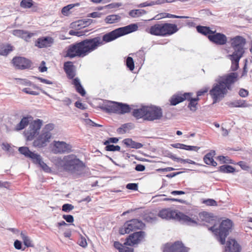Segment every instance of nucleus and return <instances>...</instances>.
Segmentation results:
<instances>
[{
    "instance_id": "1",
    "label": "nucleus",
    "mask_w": 252,
    "mask_h": 252,
    "mask_svg": "<svg viewBox=\"0 0 252 252\" xmlns=\"http://www.w3.org/2000/svg\"><path fill=\"white\" fill-rule=\"evenodd\" d=\"M100 36L85 39L69 45L65 57L70 59L75 57L83 58L101 46Z\"/></svg>"
},
{
    "instance_id": "2",
    "label": "nucleus",
    "mask_w": 252,
    "mask_h": 252,
    "mask_svg": "<svg viewBox=\"0 0 252 252\" xmlns=\"http://www.w3.org/2000/svg\"><path fill=\"white\" fill-rule=\"evenodd\" d=\"M238 74L231 72L221 77L218 83L215 84L209 92V94L215 103L224 97L228 91H232V85L238 80Z\"/></svg>"
},
{
    "instance_id": "3",
    "label": "nucleus",
    "mask_w": 252,
    "mask_h": 252,
    "mask_svg": "<svg viewBox=\"0 0 252 252\" xmlns=\"http://www.w3.org/2000/svg\"><path fill=\"white\" fill-rule=\"evenodd\" d=\"M56 165L74 177L82 175L85 168L83 162L73 154L65 156L63 158H58Z\"/></svg>"
},
{
    "instance_id": "4",
    "label": "nucleus",
    "mask_w": 252,
    "mask_h": 252,
    "mask_svg": "<svg viewBox=\"0 0 252 252\" xmlns=\"http://www.w3.org/2000/svg\"><path fill=\"white\" fill-rule=\"evenodd\" d=\"M138 26L136 24H131L128 26L117 28L100 37V45L115 40L116 39L137 31Z\"/></svg>"
},
{
    "instance_id": "5",
    "label": "nucleus",
    "mask_w": 252,
    "mask_h": 252,
    "mask_svg": "<svg viewBox=\"0 0 252 252\" xmlns=\"http://www.w3.org/2000/svg\"><path fill=\"white\" fill-rule=\"evenodd\" d=\"M178 30L175 24L157 23L147 29L146 31L153 35L165 37L176 33Z\"/></svg>"
},
{
    "instance_id": "6",
    "label": "nucleus",
    "mask_w": 252,
    "mask_h": 252,
    "mask_svg": "<svg viewBox=\"0 0 252 252\" xmlns=\"http://www.w3.org/2000/svg\"><path fill=\"white\" fill-rule=\"evenodd\" d=\"M232 224V221L227 219L221 222L219 228L214 229V226H213L209 229L214 233L216 239L220 244L224 245L225 243V239L231 229Z\"/></svg>"
},
{
    "instance_id": "7",
    "label": "nucleus",
    "mask_w": 252,
    "mask_h": 252,
    "mask_svg": "<svg viewBox=\"0 0 252 252\" xmlns=\"http://www.w3.org/2000/svg\"><path fill=\"white\" fill-rule=\"evenodd\" d=\"M229 43L233 51L231 56H243L245 53L244 47L246 43V40L244 37L240 35L235 36L230 38Z\"/></svg>"
},
{
    "instance_id": "8",
    "label": "nucleus",
    "mask_w": 252,
    "mask_h": 252,
    "mask_svg": "<svg viewBox=\"0 0 252 252\" xmlns=\"http://www.w3.org/2000/svg\"><path fill=\"white\" fill-rule=\"evenodd\" d=\"M145 227V224L140 220L136 219H132L126 221L123 226L120 229L119 232L121 234L129 233L130 232L142 229Z\"/></svg>"
},
{
    "instance_id": "9",
    "label": "nucleus",
    "mask_w": 252,
    "mask_h": 252,
    "mask_svg": "<svg viewBox=\"0 0 252 252\" xmlns=\"http://www.w3.org/2000/svg\"><path fill=\"white\" fill-rule=\"evenodd\" d=\"M42 124V121L40 119L34 120L30 124L28 129L24 132L28 140H32L35 136L38 134Z\"/></svg>"
},
{
    "instance_id": "10",
    "label": "nucleus",
    "mask_w": 252,
    "mask_h": 252,
    "mask_svg": "<svg viewBox=\"0 0 252 252\" xmlns=\"http://www.w3.org/2000/svg\"><path fill=\"white\" fill-rule=\"evenodd\" d=\"M162 117V111L160 107L157 106H147L146 117L144 120L154 121L159 120Z\"/></svg>"
},
{
    "instance_id": "11",
    "label": "nucleus",
    "mask_w": 252,
    "mask_h": 252,
    "mask_svg": "<svg viewBox=\"0 0 252 252\" xmlns=\"http://www.w3.org/2000/svg\"><path fill=\"white\" fill-rule=\"evenodd\" d=\"M145 232L139 231L130 234L126 239L124 245L126 246H133L139 244L145 237Z\"/></svg>"
},
{
    "instance_id": "12",
    "label": "nucleus",
    "mask_w": 252,
    "mask_h": 252,
    "mask_svg": "<svg viewBox=\"0 0 252 252\" xmlns=\"http://www.w3.org/2000/svg\"><path fill=\"white\" fill-rule=\"evenodd\" d=\"M51 137V133L48 132H42L33 142V146L36 148L46 146Z\"/></svg>"
},
{
    "instance_id": "13",
    "label": "nucleus",
    "mask_w": 252,
    "mask_h": 252,
    "mask_svg": "<svg viewBox=\"0 0 252 252\" xmlns=\"http://www.w3.org/2000/svg\"><path fill=\"white\" fill-rule=\"evenodd\" d=\"M212 35L208 36L209 40L217 45H224L227 42L226 36L221 32H217L216 30L213 31Z\"/></svg>"
},
{
    "instance_id": "14",
    "label": "nucleus",
    "mask_w": 252,
    "mask_h": 252,
    "mask_svg": "<svg viewBox=\"0 0 252 252\" xmlns=\"http://www.w3.org/2000/svg\"><path fill=\"white\" fill-rule=\"evenodd\" d=\"M163 252H188V249L181 242L177 241L172 245L165 244Z\"/></svg>"
},
{
    "instance_id": "15",
    "label": "nucleus",
    "mask_w": 252,
    "mask_h": 252,
    "mask_svg": "<svg viewBox=\"0 0 252 252\" xmlns=\"http://www.w3.org/2000/svg\"><path fill=\"white\" fill-rule=\"evenodd\" d=\"M15 67L18 69H25L31 66V62L28 59L22 57H15L12 60Z\"/></svg>"
},
{
    "instance_id": "16",
    "label": "nucleus",
    "mask_w": 252,
    "mask_h": 252,
    "mask_svg": "<svg viewBox=\"0 0 252 252\" xmlns=\"http://www.w3.org/2000/svg\"><path fill=\"white\" fill-rule=\"evenodd\" d=\"M176 220L179 221L182 224L187 225L195 226L197 224V222L195 220L179 211L177 212Z\"/></svg>"
},
{
    "instance_id": "17",
    "label": "nucleus",
    "mask_w": 252,
    "mask_h": 252,
    "mask_svg": "<svg viewBox=\"0 0 252 252\" xmlns=\"http://www.w3.org/2000/svg\"><path fill=\"white\" fill-rule=\"evenodd\" d=\"M71 146L63 141L56 142L54 144V151L55 154L68 153L71 151Z\"/></svg>"
},
{
    "instance_id": "18",
    "label": "nucleus",
    "mask_w": 252,
    "mask_h": 252,
    "mask_svg": "<svg viewBox=\"0 0 252 252\" xmlns=\"http://www.w3.org/2000/svg\"><path fill=\"white\" fill-rule=\"evenodd\" d=\"M177 212L178 210H173L169 208H165L159 211L158 216L162 219L176 220Z\"/></svg>"
},
{
    "instance_id": "19",
    "label": "nucleus",
    "mask_w": 252,
    "mask_h": 252,
    "mask_svg": "<svg viewBox=\"0 0 252 252\" xmlns=\"http://www.w3.org/2000/svg\"><path fill=\"white\" fill-rule=\"evenodd\" d=\"M191 93H185L184 94H176L172 95L170 99V104L175 106L188 98V96H191Z\"/></svg>"
},
{
    "instance_id": "20",
    "label": "nucleus",
    "mask_w": 252,
    "mask_h": 252,
    "mask_svg": "<svg viewBox=\"0 0 252 252\" xmlns=\"http://www.w3.org/2000/svg\"><path fill=\"white\" fill-rule=\"evenodd\" d=\"M54 43V39L50 36H43L38 38L35 45L39 48H47L51 46Z\"/></svg>"
},
{
    "instance_id": "21",
    "label": "nucleus",
    "mask_w": 252,
    "mask_h": 252,
    "mask_svg": "<svg viewBox=\"0 0 252 252\" xmlns=\"http://www.w3.org/2000/svg\"><path fill=\"white\" fill-rule=\"evenodd\" d=\"M63 69L69 79H74L76 75V67L72 62H66L63 64Z\"/></svg>"
},
{
    "instance_id": "22",
    "label": "nucleus",
    "mask_w": 252,
    "mask_h": 252,
    "mask_svg": "<svg viewBox=\"0 0 252 252\" xmlns=\"http://www.w3.org/2000/svg\"><path fill=\"white\" fill-rule=\"evenodd\" d=\"M241 246L235 239H228L226 242L224 252H240Z\"/></svg>"
},
{
    "instance_id": "23",
    "label": "nucleus",
    "mask_w": 252,
    "mask_h": 252,
    "mask_svg": "<svg viewBox=\"0 0 252 252\" xmlns=\"http://www.w3.org/2000/svg\"><path fill=\"white\" fill-rule=\"evenodd\" d=\"M118 102L109 101L101 107V109L107 113H118Z\"/></svg>"
},
{
    "instance_id": "24",
    "label": "nucleus",
    "mask_w": 252,
    "mask_h": 252,
    "mask_svg": "<svg viewBox=\"0 0 252 252\" xmlns=\"http://www.w3.org/2000/svg\"><path fill=\"white\" fill-rule=\"evenodd\" d=\"M32 117L29 115L24 117L21 120L19 123L16 126V130L19 131L25 128L29 124L30 122L32 121Z\"/></svg>"
},
{
    "instance_id": "25",
    "label": "nucleus",
    "mask_w": 252,
    "mask_h": 252,
    "mask_svg": "<svg viewBox=\"0 0 252 252\" xmlns=\"http://www.w3.org/2000/svg\"><path fill=\"white\" fill-rule=\"evenodd\" d=\"M146 106H143L138 109H134L132 112V116L136 118V119H139L142 118L144 119L146 117Z\"/></svg>"
},
{
    "instance_id": "26",
    "label": "nucleus",
    "mask_w": 252,
    "mask_h": 252,
    "mask_svg": "<svg viewBox=\"0 0 252 252\" xmlns=\"http://www.w3.org/2000/svg\"><path fill=\"white\" fill-rule=\"evenodd\" d=\"M123 143L127 147L130 148L139 149L143 147L142 143L136 142L131 138H126L123 140Z\"/></svg>"
},
{
    "instance_id": "27",
    "label": "nucleus",
    "mask_w": 252,
    "mask_h": 252,
    "mask_svg": "<svg viewBox=\"0 0 252 252\" xmlns=\"http://www.w3.org/2000/svg\"><path fill=\"white\" fill-rule=\"evenodd\" d=\"M32 162L36 164H38L39 166L42 168V169L47 173L51 172V170L50 168L42 160L40 155L37 154V157L34 158Z\"/></svg>"
},
{
    "instance_id": "28",
    "label": "nucleus",
    "mask_w": 252,
    "mask_h": 252,
    "mask_svg": "<svg viewBox=\"0 0 252 252\" xmlns=\"http://www.w3.org/2000/svg\"><path fill=\"white\" fill-rule=\"evenodd\" d=\"M18 150L20 154L23 155L26 158H31L32 161L36 158V156L37 157V154H35L31 151L27 147H21Z\"/></svg>"
},
{
    "instance_id": "29",
    "label": "nucleus",
    "mask_w": 252,
    "mask_h": 252,
    "mask_svg": "<svg viewBox=\"0 0 252 252\" xmlns=\"http://www.w3.org/2000/svg\"><path fill=\"white\" fill-rule=\"evenodd\" d=\"M118 113L119 114H124L130 112L132 108L126 103L118 102Z\"/></svg>"
},
{
    "instance_id": "30",
    "label": "nucleus",
    "mask_w": 252,
    "mask_h": 252,
    "mask_svg": "<svg viewBox=\"0 0 252 252\" xmlns=\"http://www.w3.org/2000/svg\"><path fill=\"white\" fill-rule=\"evenodd\" d=\"M196 31L198 33L202 34L207 37L208 38V36L212 35L213 33V31L211 30V28L207 26H197L196 28Z\"/></svg>"
},
{
    "instance_id": "31",
    "label": "nucleus",
    "mask_w": 252,
    "mask_h": 252,
    "mask_svg": "<svg viewBox=\"0 0 252 252\" xmlns=\"http://www.w3.org/2000/svg\"><path fill=\"white\" fill-rule=\"evenodd\" d=\"M72 84L75 87L76 91L82 96H84L86 94V91L82 86L78 78H75L73 79Z\"/></svg>"
},
{
    "instance_id": "32",
    "label": "nucleus",
    "mask_w": 252,
    "mask_h": 252,
    "mask_svg": "<svg viewBox=\"0 0 252 252\" xmlns=\"http://www.w3.org/2000/svg\"><path fill=\"white\" fill-rule=\"evenodd\" d=\"M228 57L231 62V70L233 71L237 70L239 68V63L240 60L242 57L228 55Z\"/></svg>"
},
{
    "instance_id": "33",
    "label": "nucleus",
    "mask_w": 252,
    "mask_h": 252,
    "mask_svg": "<svg viewBox=\"0 0 252 252\" xmlns=\"http://www.w3.org/2000/svg\"><path fill=\"white\" fill-rule=\"evenodd\" d=\"M92 23V20L90 19L79 20L71 24L72 27H77L79 29L84 28L89 26Z\"/></svg>"
},
{
    "instance_id": "34",
    "label": "nucleus",
    "mask_w": 252,
    "mask_h": 252,
    "mask_svg": "<svg viewBox=\"0 0 252 252\" xmlns=\"http://www.w3.org/2000/svg\"><path fill=\"white\" fill-rule=\"evenodd\" d=\"M13 34L15 36L24 39L30 38L31 37V36L27 32L21 30H14L13 31Z\"/></svg>"
},
{
    "instance_id": "35",
    "label": "nucleus",
    "mask_w": 252,
    "mask_h": 252,
    "mask_svg": "<svg viewBox=\"0 0 252 252\" xmlns=\"http://www.w3.org/2000/svg\"><path fill=\"white\" fill-rule=\"evenodd\" d=\"M147 12L144 9H133L129 12V15L133 18L138 17L147 14Z\"/></svg>"
},
{
    "instance_id": "36",
    "label": "nucleus",
    "mask_w": 252,
    "mask_h": 252,
    "mask_svg": "<svg viewBox=\"0 0 252 252\" xmlns=\"http://www.w3.org/2000/svg\"><path fill=\"white\" fill-rule=\"evenodd\" d=\"M219 172L225 173H231L235 171V169L229 165H223L219 167Z\"/></svg>"
},
{
    "instance_id": "37",
    "label": "nucleus",
    "mask_w": 252,
    "mask_h": 252,
    "mask_svg": "<svg viewBox=\"0 0 252 252\" xmlns=\"http://www.w3.org/2000/svg\"><path fill=\"white\" fill-rule=\"evenodd\" d=\"M145 54L146 53L143 48H142L135 53L136 57L139 63L142 64L144 63L145 60Z\"/></svg>"
},
{
    "instance_id": "38",
    "label": "nucleus",
    "mask_w": 252,
    "mask_h": 252,
    "mask_svg": "<svg viewBox=\"0 0 252 252\" xmlns=\"http://www.w3.org/2000/svg\"><path fill=\"white\" fill-rule=\"evenodd\" d=\"M121 19V17L118 15H110L107 16L105 19V22L108 24H112L118 22Z\"/></svg>"
},
{
    "instance_id": "39",
    "label": "nucleus",
    "mask_w": 252,
    "mask_h": 252,
    "mask_svg": "<svg viewBox=\"0 0 252 252\" xmlns=\"http://www.w3.org/2000/svg\"><path fill=\"white\" fill-rule=\"evenodd\" d=\"M21 237L23 241L24 244L27 247H33L34 245L29 237L25 235L23 232L21 233Z\"/></svg>"
},
{
    "instance_id": "40",
    "label": "nucleus",
    "mask_w": 252,
    "mask_h": 252,
    "mask_svg": "<svg viewBox=\"0 0 252 252\" xmlns=\"http://www.w3.org/2000/svg\"><path fill=\"white\" fill-rule=\"evenodd\" d=\"M230 105L235 107H246L248 106L246 101L241 99L236 100L234 101L231 102Z\"/></svg>"
},
{
    "instance_id": "41",
    "label": "nucleus",
    "mask_w": 252,
    "mask_h": 252,
    "mask_svg": "<svg viewBox=\"0 0 252 252\" xmlns=\"http://www.w3.org/2000/svg\"><path fill=\"white\" fill-rule=\"evenodd\" d=\"M215 155V151H211L210 152L205 155L203 158L204 162L208 165V163L211 162V160L213 159L214 156Z\"/></svg>"
},
{
    "instance_id": "42",
    "label": "nucleus",
    "mask_w": 252,
    "mask_h": 252,
    "mask_svg": "<svg viewBox=\"0 0 252 252\" xmlns=\"http://www.w3.org/2000/svg\"><path fill=\"white\" fill-rule=\"evenodd\" d=\"M33 2L32 0H22L20 6L24 8H30L32 6Z\"/></svg>"
},
{
    "instance_id": "43",
    "label": "nucleus",
    "mask_w": 252,
    "mask_h": 252,
    "mask_svg": "<svg viewBox=\"0 0 252 252\" xmlns=\"http://www.w3.org/2000/svg\"><path fill=\"white\" fill-rule=\"evenodd\" d=\"M13 50V47L10 45L4 46L2 47L1 52H0V55L7 56L11 51Z\"/></svg>"
},
{
    "instance_id": "44",
    "label": "nucleus",
    "mask_w": 252,
    "mask_h": 252,
    "mask_svg": "<svg viewBox=\"0 0 252 252\" xmlns=\"http://www.w3.org/2000/svg\"><path fill=\"white\" fill-rule=\"evenodd\" d=\"M126 65L127 68L130 70L132 71L134 68V63L133 58L130 57H128L126 59Z\"/></svg>"
},
{
    "instance_id": "45",
    "label": "nucleus",
    "mask_w": 252,
    "mask_h": 252,
    "mask_svg": "<svg viewBox=\"0 0 252 252\" xmlns=\"http://www.w3.org/2000/svg\"><path fill=\"white\" fill-rule=\"evenodd\" d=\"M187 99L189 101L188 107L191 111L195 112L197 110L196 105H197V102H195L191 100L190 96H188V98Z\"/></svg>"
},
{
    "instance_id": "46",
    "label": "nucleus",
    "mask_w": 252,
    "mask_h": 252,
    "mask_svg": "<svg viewBox=\"0 0 252 252\" xmlns=\"http://www.w3.org/2000/svg\"><path fill=\"white\" fill-rule=\"evenodd\" d=\"M105 150L107 151L115 152L120 151L121 147L119 145H111L105 146Z\"/></svg>"
},
{
    "instance_id": "47",
    "label": "nucleus",
    "mask_w": 252,
    "mask_h": 252,
    "mask_svg": "<svg viewBox=\"0 0 252 252\" xmlns=\"http://www.w3.org/2000/svg\"><path fill=\"white\" fill-rule=\"evenodd\" d=\"M18 84L26 86H31L32 85V82L27 79L17 78Z\"/></svg>"
},
{
    "instance_id": "48",
    "label": "nucleus",
    "mask_w": 252,
    "mask_h": 252,
    "mask_svg": "<svg viewBox=\"0 0 252 252\" xmlns=\"http://www.w3.org/2000/svg\"><path fill=\"white\" fill-rule=\"evenodd\" d=\"M74 208V207L73 205L70 204H64L62 206V210L63 211L66 212V213H69L70 211L72 210Z\"/></svg>"
},
{
    "instance_id": "49",
    "label": "nucleus",
    "mask_w": 252,
    "mask_h": 252,
    "mask_svg": "<svg viewBox=\"0 0 252 252\" xmlns=\"http://www.w3.org/2000/svg\"><path fill=\"white\" fill-rule=\"evenodd\" d=\"M85 124L91 126H95V127H102V125L100 124H97L95 123H94V121H92L90 119H86L84 120Z\"/></svg>"
},
{
    "instance_id": "50",
    "label": "nucleus",
    "mask_w": 252,
    "mask_h": 252,
    "mask_svg": "<svg viewBox=\"0 0 252 252\" xmlns=\"http://www.w3.org/2000/svg\"><path fill=\"white\" fill-rule=\"evenodd\" d=\"M203 203L207 206H217V202L213 199H207L203 201Z\"/></svg>"
},
{
    "instance_id": "51",
    "label": "nucleus",
    "mask_w": 252,
    "mask_h": 252,
    "mask_svg": "<svg viewBox=\"0 0 252 252\" xmlns=\"http://www.w3.org/2000/svg\"><path fill=\"white\" fill-rule=\"evenodd\" d=\"M75 6L74 4H68L65 6H64L62 9V13L66 15L68 14L69 11Z\"/></svg>"
},
{
    "instance_id": "52",
    "label": "nucleus",
    "mask_w": 252,
    "mask_h": 252,
    "mask_svg": "<svg viewBox=\"0 0 252 252\" xmlns=\"http://www.w3.org/2000/svg\"><path fill=\"white\" fill-rule=\"evenodd\" d=\"M77 243L83 248H86L88 245L86 239L82 236H81L80 238L78 240Z\"/></svg>"
},
{
    "instance_id": "53",
    "label": "nucleus",
    "mask_w": 252,
    "mask_h": 252,
    "mask_svg": "<svg viewBox=\"0 0 252 252\" xmlns=\"http://www.w3.org/2000/svg\"><path fill=\"white\" fill-rule=\"evenodd\" d=\"M126 188L129 190H137L138 188V184L128 183L126 185Z\"/></svg>"
},
{
    "instance_id": "54",
    "label": "nucleus",
    "mask_w": 252,
    "mask_h": 252,
    "mask_svg": "<svg viewBox=\"0 0 252 252\" xmlns=\"http://www.w3.org/2000/svg\"><path fill=\"white\" fill-rule=\"evenodd\" d=\"M129 124H125L122 126L121 127L118 128L117 130L118 133L120 134H124L126 132V129L127 128Z\"/></svg>"
},
{
    "instance_id": "55",
    "label": "nucleus",
    "mask_w": 252,
    "mask_h": 252,
    "mask_svg": "<svg viewBox=\"0 0 252 252\" xmlns=\"http://www.w3.org/2000/svg\"><path fill=\"white\" fill-rule=\"evenodd\" d=\"M69 34L71 35H75L78 37L81 36L85 34L84 32L83 31H75L74 30H70L69 31Z\"/></svg>"
},
{
    "instance_id": "56",
    "label": "nucleus",
    "mask_w": 252,
    "mask_h": 252,
    "mask_svg": "<svg viewBox=\"0 0 252 252\" xmlns=\"http://www.w3.org/2000/svg\"><path fill=\"white\" fill-rule=\"evenodd\" d=\"M54 128V125L53 124H48L45 125L44 129L42 132H50V131L52 130Z\"/></svg>"
},
{
    "instance_id": "57",
    "label": "nucleus",
    "mask_w": 252,
    "mask_h": 252,
    "mask_svg": "<svg viewBox=\"0 0 252 252\" xmlns=\"http://www.w3.org/2000/svg\"><path fill=\"white\" fill-rule=\"evenodd\" d=\"M63 218L68 223H72L74 221V218L71 215H63Z\"/></svg>"
},
{
    "instance_id": "58",
    "label": "nucleus",
    "mask_w": 252,
    "mask_h": 252,
    "mask_svg": "<svg viewBox=\"0 0 252 252\" xmlns=\"http://www.w3.org/2000/svg\"><path fill=\"white\" fill-rule=\"evenodd\" d=\"M200 149L199 147L194 146H189L184 144V150L188 151H197Z\"/></svg>"
},
{
    "instance_id": "59",
    "label": "nucleus",
    "mask_w": 252,
    "mask_h": 252,
    "mask_svg": "<svg viewBox=\"0 0 252 252\" xmlns=\"http://www.w3.org/2000/svg\"><path fill=\"white\" fill-rule=\"evenodd\" d=\"M121 3H110V4H109L105 6V7L106 8H107L108 9H113V8H118L119 7H120V6H121Z\"/></svg>"
},
{
    "instance_id": "60",
    "label": "nucleus",
    "mask_w": 252,
    "mask_h": 252,
    "mask_svg": "<svg viewBox=\"0 0 252 252\" xmlns=\"http://www.w3.org/2000/svg\"><path fill=\"white\" fill-rule=\"evenodd\" d=\"M33 78L39 80L41 82L46 84H53V82L46 79L40 77L33 76Z\"/></svg>"
},
{
    "instance_id": "61",
    "label": "nucleus",
    "mask_w": 252,
    "mask_h": 252,
    "mask_svg": "<svg viewBox=\"0 0 252 252\" xmlns=\"http://www.w3.org/2000/svg\"><path fill=\"white\" fill-rule=\"evenodd\" d=\"M239 94L242 97H245L248 95L249 92L244 89H241L239 90Z\"/></svg>"
},
{
    "instance_id": "62",
    "label": "nucleus",
    "mask_w": 252,
    "mask_h": 252,
    "mask_svg": "<svg viewBox=\"0 0 252 252\" xmlns=\"http://www.w3.org/2000/svg\"><path fill=\"white\" fill-rule=\"evenodd\" d=\"M14 248L17 250H22V242L18 240H16L14 241Z\"/></svg>"
},
{
    "instance_id": "63",
    "label": "nucleus",
    "mask_w": 252,
    "mask_h": 252,
    "mask_svg": "<svg viewBox=\"0 0 252 252\" xmlns=\"http://www.w3.org/2000/svg\"><path fill=\"white\" fill-rule=\"evenodd\" d=\"M2 149L3 150L6 151L7 152H10V150H12V148L11 147L10 144L8 143H2Z\"/></svg>"
},
{
    "instance_id": "64",
    "label": "nucleus",
    "mask_w": 252,
    "mask_h": 252,
    "mask_svg": "<svg viewBox=\"0 0 252 252\" xmlns=\"http://www.w3.org/2000/svg\"><path fill=\"white\" fill-rule=\"evenodd\" d=\"M75 106L78 108H79L81 110H85L87 108L86 106H85V104L82 103V102H80L78 101H76L75 103Z\"/></svg>"
}]
</instances>
